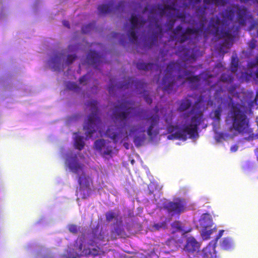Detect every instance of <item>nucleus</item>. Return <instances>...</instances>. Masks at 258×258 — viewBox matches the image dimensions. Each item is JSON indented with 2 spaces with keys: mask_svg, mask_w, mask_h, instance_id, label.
Segmentation results:
<instances>
[{
  "mask_svg": "<svg viewBox=\"0 0 258 258\" xmlns=\"http://www.w3.org/2000/svg\"><path fill=\"white\" fill-rule=\"evenodd\" d=\"M195 68L194 66H190L189 69L187 70L185 64L182 65L178 61L170 62L167 65L161 83L163 91L168 94L172 92L175 84V77L173 74L175 70L178 73V79H186L190 84L192 89H197L200 85L201 78L199 75H192L195 73V71L193 70Z\"/></svg>",
  "mask_w": 258,
  "mask_h": 258,
  "instance_id": "obj_1",
  "label": "nucleus"
},
{
  "mask_svg": "<svg viewBox=\"0 0 258 258\" xmlns=\"http://www.w3.org/2000/svg\"><path fill=\"white\" fill-rule=\"evenodd\" d=\"M203 102V97H200L195 102L192 108L188 113L192 115L190 119V123L183 125L182 128L174 134H170L167 136L168 140H182L185 141L189 138H194L198 136L199 126L204 121V114L201 110V105Z\"/></svg>",
  "mask_w": 258,
  "mask_h": 258,
  "instance_id": "obj_2",
  "label": "nucleus"
},
{
  "mask_svg": "<svg viewBox=\"0 0 258 258\" xmlns=\"http://www.w3.org/2000/svg\"><path fill=\"white\" fill-rule=\"evenodd\" d=\"M246 114L247 108L244 105L238 103L232 104L230 115L234 130L240 134L250 135L253 130L250 127Z\"/></svg>",
  "mask_w": 258,
  "mask_h": 258,
  "instance_id": "obj_3",
  "label": "nucleus"
},
{
  "mask_svg": "<svg viewBox=\"0 0 258 258\" xmlns=\"http://www.w3.org/2000/svg\"><path fill=\"white\" fill-rule=\"evenodd\" d=\"M98 102L96 100L88 102L87 105L90 107L91 113L88 115L87 121L84 126L86 130V136L91 138L93 134L96 131L101 133L102 129V122L99 116V110L97 107Z\"/></svg>",
  "mask_w": 258,
  "mask_h": 258,
  "instance_id": "obj_4",
  "label": "nucleus"
},
{
  "mask_svg": "<svg viewBox=\"0 0 258 258\" xmlns=\"http://www.w3.org/2000/svg\"><path fill=\"white\" fill-rule=\"evenodd\" d=\"M132 105L133 104L131 102L124 100L114 106L113 119L115 122L119 121L121 126L119 128L120 130L126 125L128 119L136 115V108Z\"/></svg>",
  "mask_w": 258,
  "mask_h": 258,
  "instance_id": "obj_5",
  "label": "nucleus"
},
{
  "mask_svg": "<svg viewBox=\"0 0 258 258\" xmlns=\"http://www.w3.org/2000/svg\"><path fill=\"white\" fill-rule=\"evenodd\" d=\"M175 22V20L171 19L168 21L166 23L167 31H171L172 34L170 35V37L172 39L180 43H183L190 39L191 35H198L199 32L201 31V28L187 27L182 31L183 27L180 25L173 29Z\"/></svg>",
  "mask_w": 258,
  "mask_h": 258,
  "instance_id": "obj_6",
  "label": "nucleus"
},
{
  "mask_svg": "<svg viewBox=\"0 0 258 258\" xmlns=\"http://www.w3.org/2000/svg\"><path fill=\"white\" fill-rule=\"evenodd\" d=\"M186 203L183 198H176L173 201L166 200L162 203V208L171 216H179L186 209Z\"/></svg>",
  "mask_w": 258,
  "mask_h": 258,
  "instance_id": "obj_7",
  "label": "nucleus"
},
{
  "mask_svg": "<svg viewBox=\"0 0 258 258\" xmlns=\"http://www.w3.org/2000/svg\"><path fill=\"white\" fill-rule=\"evenodd\" d=\"M78 182L82 199H87L91 195L92 192L91 187L93 186V181L92 177L82 172L81 175H78Z\"/></svg>",
  "mask_w": 258,
  "mask_h": 258,
  "instance_id": "obj_8",
  "label": "nucleus"
},
{
  "mask_svg": "<svg viewBox=\"0 0 258 258\" xmlns=\"http://www.w3.org/2000/svg\"><path fill=\"white\" fill-rule=\"evenodd\" d=\"M130 21L131 23V29L127 33V35L130 41L135 42L138 40V36L136 29H139L143 27L147 22V20L140 16H137L134 14H132Z\"/></svg>",
  "mask_w": 258,
  "mask_h": 258,
  "instance_id": "obj_9",
  "label": "nucleus"
},
{
  "mask_svg": "<svg viewBox=\"0 0 258 258\" xmlns=\"http://www.w3.org/2000/svg\"><path fill=\"white\" fill-rule=\"evenodd\" d=\"M220 22V19L218 17H212L210 19V26L214 29V35L218 38H227L232 40V36L230 30L224 28L220 29L219 27Z\"/></svg>",
  "mask_w": 258,
  "mask_h": 258,
  "instance_id": "obj_10",
  "label": "nucleus"
},
{
  "mask_svg": "<svg viewBox=\"0 0 258 258\" xmlns=\"http://www.w3.org/2000/svg\"><path fill=\"white\" fill-rule=\"evenodd\" d=\"M234 9H235L237 21L240 26H245L247 20L253 19L252 15L249 14V12L246 7L235 5Z\"/></svg>",
  "mask_w": 258,
  "mask_h": 258,
  "instance_id": "obj_11",
  "label": "nucleus"
},
{
  "mask_svg": "<svg viewBox=\"0 0 258 258\" xmlns=\"http://www.w3.org/2000/svg\"><path fill=\"white\" fill-rule=\"evenodd\" d=\"M106 236V231L99 224L92 229L89 244L91 245L104 240Z\"/></svg>",
  "mask_w": 258,
  "mask_h": 258,
  "instance_id": "obj_12",
  "label": "nucleus"
},
{
  "mask_svg": "<svg viewBox=\"0 0 258 258\" xmlns=\"http://www.w3.org/2000/svg\"><path fill=\"white\" fill-rule=\"evenodd\" d=\"M67 164L68 167L73 173L79 174L83 170L84 165L79 162L76 155L68 158Z\"/></svg>",
  "mask_w": 258,
  "mask_h": 258,
  "instance_id": "obj_13",
  "label": "nucleus"
},
{
  "mask_svg": "<svg viewBox=\"0 0 258 258\" xmlns=\"http://www.w3.org/2000/svg\"><path fill=\"white\" fill-rule=\"evenodd\" d=\"M154 110L156 113L151 115L147 118V120L150 123V125L147 129V134L150 137H152L154 133V128L158 125L159 121V116L157 114L159 111L158 106H155Z\"/></svg>",
  "mask_w": 258,
  "mask_h": 258,
  "instance_id": "obj_14",
  "label": "nucleus"
},
{
  "mask_svg": "<svg viewBox=\"0 0 258 258\" xmlns=\"http://www.w3.org/2000/svg\"><path fill=\"white\" fill-rule=\"evenodd\" d=\"M103 59V56L99 55L94 50H90L87 56V63L92 65L95 69H97L98 67L100 65Z\"/></svg>",
  "mask_w": 258,
  "mask_h": 258,
  "instance_id": "obj_15",
  "label": "nucleus"
},
{
  "mask_svg": "<svg viewBox=\"0 0 258 258\" xmlns=\"http://www.w3.org/2000/svg\"><path fill=\"white\" fill-rule=\"evenodd\" d=\"M201 96H202L203 97V102H202V103L201 105V110H202V112L203 113L202 107L204 105L205 100H204V97L202 95L199 96L198 97L197 100L194 102V103L192 105V104L193 103L192 100L188 98L193 97V95H188L186 97H185L181 100L180 103L179 104V107H178V110L180 111H184L187 110L189 108H190L191 107H192V106H194L195 102L198 100V98ZM191 109H190V110Z\"/></svg>",
  "mask_w": 258,
  "mask_h": 258,
  "instance_id": "obj_16",
  "label": "nucleus"
},
{
  "mask_svg": "<svg viewBox=\"0 0 258 258\" xmlns=\"http://www.w3.org/2000/svg\"><path fill=\"white\" fill-rule=\"evenodd\" d=\"M127 82L121 83L117 85V88L121 89H128L134 85L136 89H144L147 87V84L141 80L134 81L132 78H128Z\"/></svg>",
  "mask_w": 258,
  "mask_h": 258,
  "instance_id": "obj_17",
  "label": "nucleus"
},
{
  "mask_svg": "<svg viewBox=\"0 0 258 258\" xmlns=\"http://www.w3.org/2000/svg\"><path fill=\"white\" fill-rule=\"evenodd\" d=\"M200 245L194 238H188L184 246V250L189 253L199 250Z\"/></svg>",
  "mask_w": 258,
  "mask_h": 258,
  "instance_id": "obj_18",
  "label": "nucleus"
},
{
  "mask_svg": "<svg viewBox=\"0 0 258 258\" xmlns=\"http://www.w3.org/2000/svg\"><path fill=\"white\" fill-rule=\"evenodd\" d=\"M155 25L157 31L155 32L152 36V42L150 43L149 47L151 46L157 41L158 36L162 37L163 35V29L162 26L158 24V21L155 19Z\"/></svg>",
  "mask_w": 258,
  "mask_h": 258,
  "instance_id": "obj_19",
  "label": "nucleus"
},
{
  "mask_svg": "<svg viewBox=\"0 0 258 258\" xmlns=\"http://www.w3.org/2000/svg\"><path fill=\"white\" fill-rule=\"evenodd\" d=\"M201 224L202 227H212L213 225V220L210 214L204 213L202 215Z\"/></svg>",
  "mask_w": 258,
  "mask_h": 258,
  "instance_id": "obj_20",
  "label": "nucleus"
},
{
  "mask_svg": "<svg viewBox=\"0 0 258 258\" xmlns=\"http://www.w3.org/2000/svg\"><path fill=\"white\" fill-rule=\"evenodd\" d=\"M166 11L165 6L164 7H162L160 5H155L152 6L149 12L150 14L152 15L155 14L157 11H158L159 15L161 17H162L166 14Z\"/></svg>",
  "mask_w": 258,
  "mask_h": 258,
  "instance_id": "obj_21",
  "label": "nucleus"
},
{
  "mask_svg": "<svg viewBox=\"0 0 258 258\" xmlns=\"http://www.w3.org/2000/svg\"><path fill=\"white\" fill-rule=\"evenodd\" d=\"M106 141L104 139H98L96 140L93 145L94 150L99 153H102V151L106 147Z\"/></svg>",
  "mask_w": 258,
  "mask_h": 258,
  "instance_id": "obj_22",
  "label": "nucleus"
},
{
  "mask_svg": "<svg viewBox=\"0 0 258 258\" xmlns=\"http://www.w3.org/2000/svg\"><path fill=\"white\" fill-rule=\"evenodd\" d=\"M106 134L107 136L112 139L115 143L117 141L119 138L120 134L114 131L113 126H110L106 131Z\"/></svg>",
  "mask_w": 258,
  "mask_h": 258,
  "instance_id": "obj_23",
  "label": "nucleus"
},
{
  "mask_svg": "<svg viewBox=\"0 0 258 258\" xmlns=\"http://www.w3.org/2000/svg\"><path fill=\"white\" fill-rule=\"evenodd\" d=\"M113 6V2H111L108 4L101 5L98 6V10L101 14H108L111 12Z\"/></svg>",
  "mask_w": 258,
  "mask_h": 258,
  "instance_id": "obj_24",
  "label": "nucleus"
},
{
  "mask_svg": "<svg viewBox=\"0 0 258 258\" xmlns=\"http://www.w3.org/2000/svg\"><path fill=\"white\" fill-rule=\"evenodd\" d=\"M153 63H145L143 62H138L136 64L137 69L139 70L149 71L151 70L154 66Z\"/></svg>",
  "mask_w": 258,
  "mask_h": 258,
  "instance_id": "obj_25",
  "label": "nucleus"
},
{
  "mask_svg": "<svg viewBox=\"0 0 258 258\" xmlns=\"http://www.w3.org/2000/svg\"><path fill=\"white\" fill-rule=\"evenodd\" d=\"M203 229L201 232V235L203 238L208 239L210 237L211 234L213 233L214 231L216 230L215 228H212V227H202Z\"/></svg>",
  "mask_w": 258,
  "mask_h": 258,
  "instance_id": "obj_26",
  "label": "nucleus"
},
{
  "mask_svg": "<svg viewBox=\"0 0 258 258\" xmlns=\"http://www.w3.org/2000/svg\"><path fill=\"white\" fill-rule=\"evenodd\" d=\"M61 54H58L55 55L54 57H53L51 60L50 62L52 64V69L53 71H56V68L59 67L61 60Z\"/></svg>",
  "mask_w": 258,
  "mask_h": 258,
  "instance_id": "obj_27",
  "label": "nucleus"
},
{
  "mask_svg": "<svg viewBox=\"0 0 258 258\" xmlns=\"http://www.w3.org/2000/svg\"><path fill=\"white\" fill-rule=\"evenodd\" d=\"M75 148L80 151L83 149L85 146L83 137L79 135L76 136L75 139Z\"/></svg>",
  "mask_w": 258,
  "mask_h": 258,
  "instance_id": "obj_28",
  "label": "nucleus"
},
{
  "mask_svg": "<svg viewBox=\"0 0 258 258\" xmlns=\"http://www.w3.org/2000/svg\"><path fill=\"white\" fill-rule=\"evenodd\" d=\"M235 14V9H234V6H233L231 8L226 10L225 11V14L223 16V17L225 19H227L230 21H232L234 19V15Z\"/></svg>",
  "mask_w": 258,
  "mask_h": 258,
  "instance_id": "obj_29",
  "label": "nucleus"
},
{
  "mask_svg": "<svg viewBox=\"0 0 258 258\" xmlns=\"http://www.w3.org/2000/svg\"><path fill=\"white\" fill-rule=\"evenodd\" d=\"M111 233L112 240H115L116 239V237L115 236L116 235L122 236L125 234L124 230L120 227L116 228L114 230L112 231Z\"/></svg>",
  "mask_w": 258,
  "mask_h": 258,
  "instance_id": "obj_30",
  "label": "nucleus"
},
{
  "mask_svg": "<svg viewBox=\"0 0 258 258\" xmlns=\"http://www.w3.org/2000/svg\"><path fill=\"white\" fill-rule=\"evenodd\" d=\"M220 79L223 82L232 83L234 80V78L231 74L223 73L221 75Z\"/></svg>",
  "mask_w": 258,
  "mask_h": 258,
  "instance_id": "obj_31",
  "label": "nucleus"
},
{
  "mask_svg": "<svg viewBox=\"0 0 258 258\" xmlns=\"http://www.w3.org/2000/svg\"><path fill=\"white\" fill-rule=\"evenodd\" d=\"M232 246V242L230 238L226 237L223 239L221 243V246L224 249H229Z\"/></svg>",
  "mask_w": 258,
  "mask_h": 258,
  "instance_id": "obj_32",
  "label": "nucleus"
},
{
  "mask_svg": "<svg viewBox=\"0 0 258 258\" xmlns=\"http://www.w3.org/2000/svg\"><path fill=\"white\" fill-rule=\"evenodd\" d=\"M104 151H102V153H100L102 157H106V156H109L110 157H112V154L113 153V150L112 147L109 146H106L105 148H104Z\"/></svg>",
  "mask_w": 258,
  "mask_h": 258,
  "instance_id": "obj_33",
  "label": "nucleus"
},
{
  "mask_svg": "<svg viewBox=\"0 0 258 258\" xmlns=\"http://www.w3.org/2000/svg\"><path fill=\"white\" fill-rule=\"evenodd\" d=\"M166 227V223L163 221L158 223H155L153 225V228L156 230H159L161 228H165Z\"/></svg>",
  "mask_w": 258,
  "mask_h": 258,
  "instance_id": "obj_34",
  "label": "nucleus"
},
{
  "mask_svg": "<svg viewBox=\"0 0 258 258\" xmlns=\"http://www.w3.org/2000/svg\"><path fill=\"white\" fill-rule=\"evenodd\" d=\"M221 112H222V110H221V107L219 106L218 109H216L214 111L213 118L214 119H215V120H218V121L220 120V116H221Z\"/></svg>",
  "mask_w": 258,
  "mask_h": 258,
  "instance_id": "obj_35",
  "label": "nucleus"
},
{
  "mask_svg": "<svg viewBox=\"0 0 258 258\" xmlns=\"http://www.w3.org/2000/svg\"><path fill=\"white\" fill-rule=\"evenodd\" d=\"M138 132H144L145 131L143 128L139 127L135 125L132 126L130 130V134H134Z\"/></svg>",
  "mask_w": 258,
  "mask_h": 258,
  "instance_id": "obj_36",
  "label": "nucleus"
},
{
  "mask_svg": "<svg viewBox=\"0 0 258 258\" xmlns=\"http://www.w3.org/2000/svg\"><path fill=\"white\" fill-rule=\"evenodd\" d=\"M67 86L69 90H73L75 91H78V90L79 89L78 85L76 83L73 82H69L67 84Z\"/></svg>",
  "mask_w": 258,
  "mask_h": 258,
  "instance_id": "obj_37",
  "label": "nucleus"
},
{
  "mask_svg": "<svg viewBox=\"0 0 258 258\" xmlns=\"http://www.w3.org/2000/svg\"><path fill=\"white\" fill-rule=\"evenodd\" d=\"M77 58V56L75 54H70L67 56L66 63L68 65L72 64L75 60Z\"/></svg>",
  "mask_w": 258,
  "mask_h": 258,
  "instance_id": "obj_38",
  "label": "nucleus"
},
{
  "mask_svg": "<svg viewBox=\"0 0 258 258\" xmlns=\"http://www.w3.org/2000/svg\"><path fill=\"white\" fill-rule=\"evenodd\" d=\"M106 219L107 222H110L115 218V213L112 211H109L105 214Z\"/></svg>",
  "mask_w": 258,
  "mask_h": 258,
  "instance_id": "obj_39",
  "label": "nucleus"
},
{
  "mask_svg": "<svg viewBox=\"0 0 258 258\" xmlns=\"http://www.w3.org/2000/svg\"><path fill=\"white\" fill-rule=\"evenodd\" d=\"M69 231L73 234H77L78 232L79 228L77 226L74 224L69 225L68 226Z\"/></svg>",
  "mask_w": 258,
  "mask_h": 258,
  "instance_id": "obj_40",
  "label": "nucleus"
},
{
  "mask_svg": "<svg viewBox=\"0 0 258 258\" xmlns=\"http://www.w3.org/2000/svg\"><path fill=\"white\" fill-rule=\"evenodd\" d=\"M92 27L93 26L91 24L84 25L82 28V31L83 33L87 34L91 31Z\"/></svg>",
  "mask_w": 258,
  "mask_h": 258,
  "instance_id": "obj_41",
  "label": "nucleus"
},
{
  "mask_svg": "<svg viewBox=\"0 0 258 258\" xmlns=\"http://www.w3.org/2000/svg\"><path fill=\"white\" fill-rule=\"evenodd\" d=\"M165 8L166 10H172V11H176L177 9L176 8L177 6V4L175 2H172L169 5H165Z\"/></svg>",
  "mask_w": 258,
  "mask_h": 258,
  "instance_id": "obj_42",
  "label": "nucleus"
},
{
  "mask_svg": "<svg viewBox=\"0 0 258 258\" xmlns=\"http://www.w3.org/2000/svg\"><path fill=\"white\" fill-rule=\"evenodd\" d=\"M134 142L137 147H139L142 145L143 140L140 137L136 136L134 139Z\"/></svg>",
  "mask_w": 258,
  "mask_h": 258,
  "instance_id": "obj_43",
  "label": "nucleus"
},
{
  "mask_svg": "<svg viewBox=\"0 0 258 258\" xmlns=\"http://www.w3.org/2000/svg\"><path fill=\"white\" fill-rule=\"evenodd\" d=\"M257 41L254 39H251L248 43V46L250 49H253L255 48L256 46Z\"/></svg>",
  "mask_w": 258,
  "mask_h": 258,
  "instance_id": "obj_44",
  "label": "nucleus"
},
{
  "mask_svg": "<svg viewBox=\"0 0 258 258\" xmlns=\"http://www.w3.org/2000/svg\"><path fill=\"white\" fill-rule=\"evenodd\" d=\"M231 68L233 72H235L237 71L238 68V60H237L236 62L234 61V59L231 62Z\"/></svg>",
  "mask_w": 258,
  "mask_h": 258,
  "instance_id": "obj_45",
  "label": "nucleus"
},
{
  "mask_svg": "<svg viewBox=\"0 0 258 258\" xmlns=\"http://www.w3.org/2000/svg\"><path fill=\"white\" fill-rule=\"evenodd\" d=\"M206 9H207V8L206 6H204V7L199 6L197 8V11L198 12H199L200 13H201V15L204 16L205 14Z\"/></svg>",
  "mask_w": 258,
  "mask_h": 258,
  "instance_id": "obj_46",
  "label": "nucleus"
},
{
  "mask_svg": "<svg viewBox=\"0 0 258 258\" xmlns=\"http://www.w3.org/2000/svg\"><path fill=\"white\" fill-rule=\"evenodd\" d=\"M227 3V0H216L215 6H224Z\"/></svg>",
  "mask_w": 258,
  "mask_h": 258,
  "instance_id": "obj_47",
  "label": "nucleus"
},
{
  "mask_svg": "<svg viewBox=\"0 0 258 258\" xmlns=\"http://www.w3.org/2000/svg\"><path fill=\"white\" fill-rule=\"evenodd\" d=\"M125 5V2L124 1H121L118 3L117 7H116V9L119 10L120 9H122L124 7Z\"/></svg>",
  "mask_w": 258,
  "mask_h": 258,
  "instance_id": "obj_48",
  "label": "nucleus"
},
{
  "mask_svg": "<svg viewBox=\"0 0 258 258\" xmlns=\"http://www.w3.org/2000/svg\"><path fill=\"white\" fill-rule=\"evenodd\" d=\"M184 58L185 61L192 60L193 61H195L196 60V56L195 55L192 54L188 56L187 57L186 56H185Z\"/></svg>",
  "mask_w": 258,
  "mask_h": 258,
  "instance_id": "obj_49",
  "label": "nucleus"
},
{
  "mask_svg": "<svg viewBox=\"0 0 258 258\" xmlns=\"http://www.w3.org/2000/svg\"><path fill=\"white\" fill-rule=\"evenodd\" d=\"M172 227L176 228L178 230H181L180 223L179 221H175L172 225Z\"/></svg>",
  "mask_w": 258,
  "mask_h": 258,
  "instance_id": "obj_50",
  "label": "nucleus"
},
{
  "mask_svg": "<svg viewBox=\"0 0 258 258\" xmlns=\"http://www.w3.org/2000/svg\"><path fill=\"white\" fill-rule=\"evenodd\" d=\"M89 253L93 256H96L99 254V251L96 248H93L90 250Z\"/></svg>",
  "mask_w": 258,
  "mask_h": 258,
  "instance_id": "obj_51",
  "label": "nucleus"
},
{
  "mask_svg": "<svg viewBox=\"0 0 258 258\" xmlns=\"http://www.w3.org/2000/svg\"><path fill=\"white\" fill-rule=\"evenodd\" d=\"M203 2L205 5H209L211 4H216V0H203Z\"/></svg>",
  "mask_w": 258,
  "mask_h": 258,
  "instance_id": "obj_52",
  "label": "nucleus"
},
{
  "mask_svg": "<svg viewBox=\"0 0 258 258\" xmlns=\"http://www.w3.org/2000/svg\"><path fill=\"white\" fill-rule=\"evenodd\" d=\"M88 74L85 75L83 76L82 77H81L79 79V82L80 84H83L85 82H86L88 79Z\"/></svg>",
  "mask_w": 258,
  "mask_h": 258,
  "instance_id": "obj_53",
  "label": "nucleus"
},
{
  "mask_svg": "<svg viewBox=\"0 0 258 258\" xmlns=\"http://www.w3.org/2000/svg\"><path fill=\"white\" fill-rule=\"evenodd\" d=\"M145 101L149 104H151L152 102V99L148 95H145L144 96Z\"/></svg>",
  "mask_w": 258,
  "mask_h": 258,
  "instance_id": "obj_54",
  "label": "nucleus"
},
{
  "mask_svg": "<svg viewBox=\"0 0 258 258\" xmlns=\"http://www.w3.org/2000/svg\"><path fill=\"white\" fill-rule=\"evenodd\" d=\"M120 35L121 36V37H125V36L124 34L120 35L118 33L113 32L112 34V37L114 38L117 37L118 36H120Z\"/></svg>",
  "mask_w": 258,
  "mask_h": 258,
  "instance_id": "obj_55",
  "label": "nucleus"
},
{
  "mask_svg": "<svg viewBox=\"0 0 258 258\" xmlns=\"http://www.w3.org/2000/svg\"><path fill=\"white\" fill-rule=\"evenodd\" d=\"M238 148V147L237 145H235L231 147L230 150L232 152H235L237 151Z\"/></svg>",
  "mask_w": 258,
  "mask_h": 258,
  "instance_id": "obj_56",
  "label": "nucleus"
},
{
  "mask_svg": "<svg viewBox=\"0 0 258 258\" xmlns=\"http://www.w3.org/2000/svg\"><path fill=\"white\" fill-rule=\"evenodd\" d=\"M114 86L112 85H110L108 87V91L110 94H111L113 93V90L114 89Z\"/></svg>",
  "mask_w": 258,
  "mask_h": 258,
  "instance_id": "obj_57",
  "label": "nucleus"
},
{
  "mask_svg": "<svg viewBox=\"0 0 258 258\" xmlns=\"http://www.w3.org/2000/svg\"><path fill=\"white\" fill-rule=\"evenodd\" d=\"M175 128V126L173 125H169L168 126V132L169 133H172L174 131V129Z\"/></svg>",
  "mask_w": 258,
  "mask_h": 258,
  "instance_id": "obj_58",
  "label": "nucleus"
},
{
  "mask_svg": "<svg viewBox=\"0 0 258 258\" xmlns=\"http://www.w3.org/2000/svg\"><path fill=\"white\" fill-rule=\"evenodd\" d=\"M224 232V231L223 230H220L216 238L217 239L220 238L223 235Z\"/></svg>",
  "mask_w": 258,
  "mask_h": 258,
  "instance_id": "obj_59",
  "label": "nucleus"
},
{
  "mask_svg": "<svg viewBox=\"0 0 258 258\" xmlns=\"http://www.w3.org/2000/svg\"><path fill=\"white\" fill-rule=\"evenodd\" d=\"M248 67L250 68H254V67H256L257 66L256 65V64L253 61H251L250 62H249L248 63Z\"/></svg>",
  "mask_w": 258,
  "mask_h": 258,
  "instance_id": "obj_60",
  "label": "nucleus"
},
{
  "mask_svg": "<svg viewBox=\"0 0 258 258\" xmlns=\"http://www.w3.org/2000/svg\"><path fill=\"white\" fill-rule=\"evenodd\" d=\"M176 17L180 19H184L185 16L183 13H179L176 15Z\"/></svg>",
  "mask_w": 258,
  "mask_h": 258,
  "instance_id": "obj_61",
  "label": "nucleus"
},
{
  "mask_svg": "<svg viewBox=\"0 0 258 258\" xmlns=\"http://www.w3.org/2000/svg\"><path fill=\"white\" fill-rule=\"evenodd\" d=\"M63 24L65 27L70 28V23L68 21L64 20L63 21Z\"/></svg>",
  "mask_w": 258,
  "mask_h": 258,
  "instance_id": "obj_62",
  "label": "nucleus"
},
{
  "mask_svg": "<svg viewBox=\"0 0 258 258\" xmlns=\"http://www.w3.org/2000/svg\"><path fill=\"white\" fill-rule=\"evenodd\" d=\"M254 102L256 104H258V93L256 94V96L254 99Z\"/></svg>",
  "mask_w": 258,
  "mask_h": 258,
  "instance_id": "obj_63",
  "label": "nucleus"
},
{
  "mask_svg": "<svg viewBox=\"0 0 258 258\" xmlns=\"http://www.w3.org/2000/svg\"><path fill=\"white\" fill-rule=\"evenodd\" d=\"M253 61L256 64L257 66H258V56L256 57L254 60Z\"/></svg>",
  "mask_w": 258,
  "mask_h": 258,
  "instance_id": "obj_64",
  "label": "nucleus"
}]
</instances>
